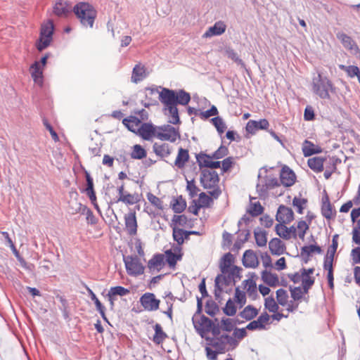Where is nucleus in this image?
Masks as SVG:
<instances>
[{"label": "nucleus", "instance_id": "nucleus-2", "mask_svg": "<svg viewBox=\"0 0 360 360\" xmlns=\"http://www.w3.org/2000/svg\"><path fill=\"white\" fill-rule=\"evenodd\" d=\"M193 323L198 333L205 340L208 338L207 333L217 334L219 332V323L213 322L205 316L195 315L193 319Z\"/></svg>", "mask_w": 360, "mask_h": 360}, {"label": "nucleus", "instance_id": "nucleus-51", "mask_svg": "<svg viewBox=\"0 0 360 360\" xmlns=\"http://www.w3.org/2000/svg\"><path fill=\"white\" fill-rule=\"evenodd\" d=\"M321 212L327 219H330L333 216L332 206L327 198L325 201H323Z\"/></svg>", "mask_w": 360, "mask_h": 360}, {"label": "nucleus", "instance_id": "nucleus-32", "mask_svg": "<svg viewBox=\"0 0 360 360\" xmlns=\"http://www.w3.org/2000/svg\"><path fill=\"white\" fill-rule=\"evenodd\" d=\"M302 149L305 157L321 152V149L319 146L314 145L307 140L304 141Z\"/></svg>", "mask_w": 360, "mask_h": 360}, {"label": "nucleus", "instance_id": "nucleus-45", "mask_svg": "<svg viewBox=\"0 0 360 360\" xmlns=\"http://www.w3.org/2000/svg\"><path fill=\"white\" fill-rule=\"evenodd\" d=\"M176 104L186 105L189 103L191 100L190 94L184 90H179L178 92H176Z\"/></svg>", "mask_w": 360, "mask_h": 360}, {"label": "nucleus", "instance_id": "nucleus-4", "mask_svg": "<svg viewBox=\"0 0 360 360\" xmlns=\"http://www.w3.org/2000/svg\"><path fill=\"white\" fill-rule=\"evenodd\" d=\"M73 11L84 26L93 27L96 12L91 5L87 3H79L74 6Z\"/></svg>", "mask_w": 360, "mask_h": 360}, {"label": "nucleus", "instance_id": "nucleus-29", "mask_svg": "<svg viewBox=\"0 0 360 360\" xmlns=\"http://www.w3.org/2000/svg\"><path fill=\"white\" fill-rule=\"evenodd\" d=\"M233 255L229 252L224 255L220 262L221 273L225 274L229 273V270L234 266H233Z\"/></svg>", "mask_w": 360, "mask_h": 360}, {"label": "nucleus", "instance_id": "nucleus-43", "mask_svg": "<svg viewBox=\"0 0 360 360\" xmlns=\"http://www.w3.org/2000/svg\"><path fill=\"white\" fill-rule=\"evenodd\" d=\"M165 110L168 111L169 122L173 124H178L179 122V117L176 105L170 106L165 108Z\"/></svg>", "mask_w": 360, "mask_h": 360}, {"label": "nucleus", "instance_id": "nucleus-20", "mask_svg": "<svg viewBox=\"0 0 360 360\" xmlns=\"http://www.w3.org/2000/svg\"><path fill=\"white\" fill-rule=\"evenodd\" d=\"M43 70L38 61L33 63L30 69L34 82L40 86L42 85L43 83Z\"/></svg>", "mask_w": 360, "mask_h": 360}, {"label": "nucleus", "instance_id": "nucleus-55", "mask_svg": "<svg viewBox=\"0 0 360 360\" xmlns=\"http://www.w3.org/2000/svg\"><path fill=\"white\" fill-rule=\"evenodd\" d=\"M265 307L270 311L276 313L278 310V305L273 297L265 299Z\"/></svg>", "mask_w": 360, "mask_h": 360}, {"label": "nucleus", "instance_id": "nucleus-35", "mask_svg": "<svg viewBox=\"0 0 360 360\" xmlns=\"http://www.w3.org/2000/svg\"><path fill=\"white\" fill-rule=\"evenodd\" d=\"M269 320V316L267 314H262L257 320L253 321L249 323V330L264 328Z\"/></svg>", "mask_w": 360, "mask_h": 360}, {"label": "nucleus", "instance_id": "nucleus-50", "mask_svg": "<svg viewBox=\"0 0 360 360\" xmlns=\"http://www.w3.org/2000/svg\"><path fill=\"white\" fill-rule=\"evenodd\" d=\"M340 69L344 70L347 72L348 77H354L359 74V69L357 66L355 65H349L346 66L345 65H340Z\"/></svg>", "mask_w": 360, "mask_h": 360}, {"label": "nucleus", "instance_id": "nucleus-40", "mask_svg": "<svg viewBox=\"0 0 360 360\" xmlns=\"http://www.w3.org/2000/svg\"><path fill=\"white\" fill-rule=\"evenodd\" d=\"M215 323H219L221 333V330L231 331L232 330L234 329L235 327V322L232 319L230 318H224L220 321L217 319H216Z\"/></svg>", "mask_w": 360, "mask_h": 360}, {"label": "nucleus", "instance_id": "nucleus-53", "mask_svg": "<svg viewBox=\"0 0 360 360\" xmlns=\"http://www.w3.org/2000/svg\"><path fill=\"white\" fill-rule=\"evenodd\" d=\"M307 200L304 198L295 197L292 200V205L297 208V211L300 214L303 213V210L305 208Z\"/></svg>", "mask_w": 360, "mask_h": 360}, {"label": "nucleus", "instance_id": "nucleus-15", "mask_svg": "<svg viewBox=\"0 0 360 360\" xmlns=\"http://www.w3.org/2000/svg\"><path fill=\"white\" fill-rule=\"evenodd\" d=\"M281 183L286 187L292 186L296 180L294 172L287 166H284L280 173Z\"/></svg>", "mask_w": 360, "mask_h": 360}, {"label": "nucleus", "instance_id": "nucleus-39", "mask_svg": "<svg viewBox=\"0 0 360 360\" xmlns=\"http://www.w3.org/2000/svg\"><path fill=\"white\" fill-rule=\"evenodd\" d=\"M262 278L265 283L271 287H276L279 283L278 276L271 272L264 271Z\"/></svg>", "mask_w": 360, "mask_h": 360}, {"label": "nucleus", "instance_id": "nucleus-26", "mask_svg": "<svg viewBox=\"0 0 360 360\" xmlns=\"http://www.w3.org/2000/svg\"><path fill=\"white\" fill-rule=\"evenodd\" d=\"M86 193L89 196L91 202L94 205L95 207L98 210V206L96 204V196L94 190V182L89 173L86 172Z\"/></svg>", "mask_w": 360, "mask_h": 360}, {"label": "nucleus", "instance_id": "nucleus-11", "mask_svg": "<svg viewBox=\"0 0 360 360\" xmlns=\"http://www.w3.org/2000/svg\"><path fill=\"white\" fill-rule=\"evenodd\" d=\"M143 307L149 311H156L159 308L160 300L155 298L153 293L146 292L140 298Z\"/></svg>", "mask_w": 360, "mask_h": 360}, {"label": "nucleus", "instance_id": "nucleus-36", "mask_svg": "<svg viewBox=\"0 0 360 360\" xmlns=\"http://www.w3.org/2000/svg\"><path fill=\"white\" fill-rule=\"evenodd\" d=\"M254 235H255V239L256 244L259 247L266 246V243H267V238H266L267 233L266 231H264L260 228H257L254 231Z\"/></svg>", "mask_w": 360, "mask_h": 360}, {"label": "nucleus", "instance_id": "nucleus-52", "mask_svg": "<svg viewBox=\"0 0 360 360\" xmlns=\"http://www.w3.org/2000/svg\"><path fill=\"white\" fill-rule=\"evenodd\" d=\"M309 229V224L305 221H299L297 225V231L298 237L303 240L307 231Z\"/></svg>", "mask_w": 360, "mask_h": 360}, {"label": "nucleus", "instance_id": "nucleus-18", "mask_svg": "<svg viewBox=\"0 0 360 360\" xmlns=\"http://www.w3.org/2000/svg\"><path fill=\"white\" fill-rule=\"evenodd\" d=\"M238 225L239 227L238 232L243 236V239H239L235 242L233 248L236 250H239L242 245L248 240V231L245 229L248 225V218L245 214L238 221Z\"/></svg>", "mask_w": 360, "mask_h": 360}, {"label": "nucleus", "instance_id": "nucleus-46", "mask_svg": "<svg viewBox=\"0 0 360 360\" xmlns=\"http://www.w3.org/2000/svg\"><path fill=\"white\" fill-rule=\"evenodd\" d=\"M285 224H286L279 223L275 226V231L281 238L288 240L290 239V233Z\"/></svg>", "mask_w": 360, "mask_h": 360}, {"label": "nucleus", "instance_id": "nucleus-16", "mask_svg": "<svg viewBox=\"0 0 360 360\" xmlns=\"http://www.w3.org/2000/svg\"><path fill=\"white\" fill-rule=\"evenodd\" d=\"M337 37L341 41L343 46L350 51L352 54H356L359 52V49L355 41L346 34L338 32Z\"/></svg>", "mask_w": 360, "mask_h": 360}, {"label": "nucleus", "instance_id": "nucleus-23", "mask_svg": "<svg viewBox=\"0 0 360 360\" xmlns=\"http://www.w3.org/2000/svg\"><path fill=\"white\" fill-rule=\"evenodd\" d=\"M269 248L271 254L275 255H281L285 251V244L278 238H274L269 241Z\"/></svg>", "mask_w": 360, "mask_h": 360}, {"label": "nucleus", "instance_id": "nucleus-62", "mask_svg": "<svg viewBox=\"0 0 360 360\" xmlns=\"http://www.w3.org/2000/svg\"><path fill=\"white\" fill-rule=\"evenodd\" d=\"M224 313L228 316H232L236 312V309L234 302L230 299L227 301L226 306L224 309Z\"/></svg>", "mask_w": 360, "mask_h": 360}, {"label": "nucleus", "instance_id": "nucleus-49", "mask_svg": "<svg viewBox=\"0 0 360 360\" xmlns=\"http://www.w3.org/2000/svg\"><path fill=\"white\" fill-rule=\"evenodd\" d=\"M129 292V290L122 286L112 287L110 289L108 292V296L114 295L115 296H124Z\"/></svg>", "mask_w": 360, "mask_h": 360}, {"label": "nucleus", "instance_id": "nucleus-22", "mask_svg": "<svg viewBox=\"0 0 360 360\" xmlns=\"http://www.w3.org/2000/svg\"><path fill=\"white\" fill-rule=\"evenodd\" d=\"M72 11V6L66 1L58 0L53 6V13L58 16H66Z\"/></svg>", "mask_w": 360, "mask_h": 360}, {"label": "nucleus", "instance_id": "nucleus-1", "mask_svg": "<svg viewBox=\"0 0 360 360\" xmlns=\"http://www.w3.org/2000/svg\"><path fill=\"white\" fill-rule=\"evenodd\" d=\"M212 337L206 338L205 350L207 357L210 360H217L218 354H223L236 347L238 344L236 340L232 336L220 332L217 334H212Z\"/></svg>", "mask_w": 360, "mask_h": 360}, {"label": "nucleus", "instance_id": "nucleus-31", "mask_svg": "<svg viewBox=\"0 0 360 360\" xmlns=\"http://www.w3.org/2000/svg\"><path fill=\"white\" fill-rule=\"evenodd\" d=\"M122 123L127 127L129 131L135 133L138 132L139 127L142 124L140 120L134 116L124 119Z\"/></svg>", "mask_w": 360, "mask_h": 360}, {"label": "nucleus", "instance_id": "nucleus-54", "mask_svg": "<svg viewBox=\"0 0 360 360\" xmlns=\"http://www.w3.org/2000/svg\"><path fill=\"white\" fill-rule=\"evenodd\" d=\"M181 255L174 254L172 251L166 252V261L171 267H174Z\"/></svg>", "mask_w": 360, "mask_h": 360}, {"label": "nucleus", "instance_id": "nucleus-8", "mask_svg": "<svg viewBox=\"0 0 360 360\" xmlns=\"http://www.w3.org/2000/svg\"><path fill=\"white\" fill-rule=\"evenodd\" d=\"M235 283L233 276H231L230 274L221 273V274L218 275L215 278L214 295L216 299L219 300L221 293L222 292H227L228 287L232 286Z\"/></svg>", "mask_w": 360, "mask_h": 360}, {"label": "nucleus", "instance_id": "nucleus-42", "mask_svg": "<svg viewBox=\"0 0 360 360\" xmlns=\"http://www.w3.org/2000/svg\"><path fill=\"white\" fill-rule=\"evenodd\" d=\"M173 238L179 245H181L184 243V239H187L188 238V231H184L183 229L174 228Z\"/></svg>", "mask_w": 360, "mask_h": 360}, {"label": "nucleus", "instance_id": "nucleus-25", "mask_svg": "<svg viewBox=\"0 0 360 360\" xmlns=\"http://www.w3.org/2000/svg\"><path fill=\"white\" fill-rule=\"evenodd\" d=\"M148 75L145 67L138 64L133 69L131 80L136 84L145 79Z\"/></svg>", "mask_w": 360, "mask_h": 360}, {"label": "nucleus", "instance_id": "nucleus-38", "mask_svg": "<svg viewBox=\"0 0 360 360\" xmlns=\"http://www.w3.org/2000/svg\"><path fill=\"white\" fill-rule=\"evenodd\" d=\"M70 210L71 214H75L79 212L84 214L86 212L87 214H91V212L85 205L78 202L76 200H72L70 202Z\"/></svg>", "mask_w": 360, "mask_h": 360}, {"label": "nucleus", "instance_id": "nucleus-34", "mask_svg": "<svg viewBox=\"0 0 360 360\" xmlns=\"http://www.w3.org/2000/svg\"><path fill=\"white\" fill-rule=\"evenodd\" d=\"M153 148L154 153L161 158H166L171 153L170 147L167 143L158 144L155 143Z\"/></svg>", "mask_w": 360, "mask_h": 360}, {"label": "nucleus", "instance_id": "nucleus-44", "mask_svg": "<svg viewBox=\"0 0 360 360\" xmlns=\"http://www.w3.org/2000/svg\"><path fill=\"white\" fill-rule=\"evenodd\" d=\"M264 211V208L258 201L253 202L251 199L249 203V214L252 216H258Z\"/></svg>", "mask_w": 360, "mask_h": 360}, {"label": "nucleus", "instance_id": "nucleus-10", "mask_svg": "<svg viewBox=\"0 0 360 360\" xmlns=\"http://www.w3.org/2000/svg\"><path fill=\"white\" fill-rule=\"evenodd\" d=\"M155 137L162 141L174 142L180 135L177 129L167 124L158 128Z\"/></svg>", "mask_w": 360, "mask_h": 360}, {"label": "nucleus", "instance_id": "nucleus-28", "mask_svg": "<svg viewBox=\"0 0 360 360\" xmlns=\"http://www.w3.org/2000/svg\"><path fill=\"white\" fill-rule=\"evenodd\" d=\"M164 266V256L156 255L153 257L148 263V267L150 271H160Z\"/></svg>", "mask_w": 360, "mask_h": 360}, {"label": "nucleus", "instance_id": "nucleus-9", "mask_svg": "<svg viewBox=\"0 0 360 360\" xmlns=\"http://www.w3.org/2000/svg\"><path fill=\"white\" fill-rule=\"evenodd\" d=\"M123 261L129 275L136 276L143 274L144 266L137 256H124Z\"/></svg>", "mask_w": 360, "mask_h": 360}, {"label": "nucleus", "instance_id": "nucleus-17", "mask_svg": "<svg viewBox=\"0 0 360 360\" xmlns=\"http://www.w3.org/2000/svg\"><path fill=\"white\" fill-rule=\"evenodd\" d=\"M160 100L167 108L176 105V92L174 90L163 89L160 93Z\"/></svg>", "mask_w": 360, "mask_h": 360}, {"label": "nucleus", "instance_id": "nucleus-56", "mask_svg": "<svg viewBox=\"0 0 360 360\" xmlns=\"http://www.w3.org/2000/svg\"><path fill=\"white\" fill-rule=\"evenodd\" d=\"M193 101L198 103L199 109L200 110L201 108H205L210 105V101L206 98L200 97L198 95H193Z\"/></svg>", "mask_w": 360, "mask_h": 360}, {"label": "nucleus", "instance_id": "nucleus-14", "mask_svg": "<svg viewBox=\"0 0 360 360\" xmlns=\"http://www.w3.org/2000/svg\"><path fill=\"white\" fill-rule=\"evenodd\" d=\"M214 158L210 155L200 153L196 156L197 162L200 166V167H206L210 169H216L220 167L221 162L219 161H213L212 159Z\"/></svg>", "mask_w": 360, "mask_h": 360}, {"label": "nucleus", "instance_id": "nucleus-61", "mask_svg": "<svg viewBox=\"0 0 360 360\" xmlns=\"http://www.w3.org/2000/svg\"><path fill=\"white\" fill-rule=\"evenodd\" d=\"M186 189L188 191L189 195L192 198L197 195L198 192L199 191L198 188L195 184L194 180H187Z\"/></svg>", "mask_w": 360, "mask_h": 360}, {"label": "nucleus", "instance_id": "nucleus-64", "mask_svg": "<svg viewBox=\"0 0 360 360\" xmlns=\"http://www.w3.org/2000/svg\"><path fill=\"white\" fill-rule=\"evenodd\" d=\"M357 227L352 231V240L358 245H360V219L357 221Z\"/></svg>", "mask_w": 360, "mask_h": 360}, {"label": "nucleus", "instance_id": "nucleus-41", "mask_svg": "<svg viewBox=\"0 0 360 360\" xmlns=\"http://www.w3.org/2000/svg\"><path fill=\"white\" fill-rule=\"evenodd\" d=\"M154 329L155 335L153 336V340L155 344L160 345L165 340L167 335L162 330V326L158 323L155 324Z\"/></svg>", "mask_w": 360, "mask_h": 360}, {"label": "nucleus", "instance_id": "nucleus-47", "mask_svg": "<svg viewBox=\"0 0 360 360\" xmlns=\"http://www.w3.org/2000/svg\"><path fill=\"white\" fill-rule=\"evenodd\" d=\"M146 156V151L140 146L135 145L133 147V150L131 153V157L133 159L141 160Z\"/></svg>", "mask_w": 360, "mask_h": 360}, {"label": "nucleus", "instance_id": "nucleus-24", "mask_svg": "<svg viewBox=\"0 0 360 360\" xmlns=\"http://www.w3.org/2000/svg\"><path fill=\"white\" fill-rule=\"evenodd\" d=\"M226 30V25L222 21L217 22L213 26L204 33L203 37L208 38L213 36L220 35Z\"/></svg>", "mask_w": 360, "mask_h": 360}, {"label": "nucleus", "instance_id": "nucleus-59", "mask_svg": "<svg viewBox=\"0 0 360 360\" xmlns=\"http://www.w3.org/2000/svg\"><path fill=\"white\" fill-rule=\"evenodd\" d=\"M212 202V199L205 193H201L199 195L198 205L199 207H208Z\"/></svg>", "mask_w": 360, "mask_h": 360}, {"label": "nucleus", "instance_id": "nucleus-27", "mask_svg": "<svg viewBox=\"0 0 360 360\" xmlns=\"http://www.w3.org/2000/svg\"><path fill=\"white\" fill-rule=\"evenodd\" d=\"M313 273V269H302V279L301 285L305 292H307L309 288L314 282V278L311 276Z\"/></svg>", "mask_w": 360, "mask_h": 360}, {"label": "nucleus", "instance_id": "nucleus-58", "mask_svg": "<svg viewBox=\"0 0 360 360\" xmlns=\"http://www.w3.org/2000/svg\"><path fill=\"white\" fill-rule=\"evenodd\" d=\"M219 311L217 305L213 301H207L205 305V312L210 315L214 316L217 311Z\"/></svg>", "mask_w": 360, "mask_h": 360}, {"label": "nucleus", "instance_id": "nucleus-19", "mask_svg": "<svg viewBox=\"0 0 360 360\" xmlns=\"http://www.w3.org/2000/svg\"><path fill=\"white\" fill-rule=\"evenodd\" d=\"M157 129L152 124L143 123L139 127L137 133L144 140H150L153 136H155Z\"/></svg>", "mask_w": 360, "mask_h": 360}, {"label": "nucleus", "instance_id": "nucleus-13", "mask_svg": "<svg viewBox=\"0 0 360 360\" xmlns=\"http://www.w3.org/2000/svg\"><path fill=\"white\" fill-rule=\"evenodd\" d=\"M276 219L279 223L289 224L294 219V213L290 208L285 205H280L277 210Z\"/></svg>", "mask_w": 360, "mask_h": 360}, {"label": "nucleus", "instance_id": "nucleus-3", "mask_svg": "<svg viewBox=\"0 0 360 360\" xmlns=\"http://www.w3.org/2000/svg\"><path fill=\"white\" fill-rule=\"evenodd\" d=\"M219 176L215 171L204 169L200 174V183L205 189H211L209 193L215 199L221 194V191L217 186Z\"/></svg>", "mask_w": 360, "mask_h": 360}, {"label": "nucleus", "instance_id": "nucleus-33", "mask_svg": "<svg viewBox=\"0 0 360 360\" xmlns=\"http://www.w3.org/2000/svg\"><path fill=\"white\" fill-rule=\"evenodd\" d=\"M325 158L321 157H314L308 160V166L316 172H321L323 169V162Z\"/></svg>", "mask_w": 360, "mask_h": 360}, {"label": "nucleus", "instance_id": "nucleus-57", "mask_svg": "<svg viewBox=\"0 0 360 360\" xmlns=\"http://www.w3.org/2000/svg\"><path fill=\"white\" fill-rule=\"evenodd\" d=\"M290 292L291 297L294 301L300 300L302 297L303 295L306 293L304 290H302L300 287H295L293 288H290Z\"/></svg>", "mask_w": 360, "mask_h": 360}, {"label": "nucleus", "instance_id": "nucleus-21", "mask_svg": "<svg viewBox=\"0 0 360 360\" xmlns=\"http://www.w3.org/2000/svg\"><path fill=\"white\" fill-rule=\"evenodd\" d=\"M125 226L129 235L134 236L137 231V222L135 212H130L124 216Z\"/></svg>", "mask_w": 360, "mask_h": 360}, {"label": "nucleus", "instance_id": "nucleus-5", "mask_svg": "<svg viewBox=\"0 0 360 360\" xmlns=\"http://www.w3.org/2000/svg\"><path fill=\"white\" fill-rule=\"evenodd\" d=\"M311 85L313 92L321 98H329V91L332 90L333 84L328 77L318 73V75L313 78Z\"/></svg>", "mask_w": 360, "mask_h": 360}, {"label": "nucleus", "instance_id": "nucleus-60", "mask_svg": "<svg viewBox=\"0 0 360 360\" xmlns=\"http://www.w3.org/2000/svg\"><path fill=\"white\" fill-rule=\"evenodd\" d=\"M218 114V110L216 108V106L212 105L210 110H207L206 111H200V117L202 119H207L212 116L217 115Z\"/></svg>", "mask_w": 360, "mask_h": 360}, {"label": "nucleus", "instance_id": "nucleus-63", "mask_svg": "<svg viewBox=\"0 0 360 360\" xmlns=\"http://www.w3.org/2000/svg\"><path fill=\"white\" fill-rule=\"evenodd\" d=\"M147 198L148 200V201L154 206H155L156 207L159 208V209H161L162 205V201L160 200V199L159 198H158L157 196H155V195L152 194V193H148L147 195Z\"/></svg>", "mask_w": 360, "mask_h": 360}, {"label": "nucleus", "instance_id": "nucleus-30", "mask_svg": "<svg viewBox=\"0 0 360 360\" xmlns=\"http://www.w3.org/2000/svg\"><path fill=\"white\" fill-rule=\"evenodd\" d=\"M269 124L266 119H262L259 121L249 120V134H255L259 129H266L268 128Z\"/></svg>", "mask_w": 360, "mask_h": 360}, {"label": "nucleus", "instance_id": "nucleus-12", "mask_svg": "<svg viewBox=\"0 0 360 360\" xmlns=\"http://www.w3.org/2000/svg\"><path fill=\"white\" fill-rule=\"evenodd\" d=\"M288 292L284 289H278L276 291V300L278 304L285 307L288 311H293L297 308V304L288 300Z\"/></svg>", "mask_w": 360, "mask_h": 360}, {"label": "nucleus", "instance_id": "nucleus-6", "mask_svg": "<svg viewBox=\"0 0 360 360\" xmlns=\"http://www.w3.org/2000/svg\"><path fill=\"white\" fill-rule=\"evenodd\" d=\"M271 169L272 167H263L259 170V182L257 184L258 192L264 193L266 190L272 189L280 185V182L276 178L266 175L268 171Z\"/></svg>", "mask_w": 360, "mask_h": 360}, {"label": "nucleus", "instance_id": "nucleus-7", "mask_svg": "<svg viewBox=\"0 0 360 360\" xmlns=\"http://www.w3.org/2000/svg\"><path fill=\"white\" fill-rule=\"evenodd\" d=\"M53 30L54 26L51 20H49L41 25L40 37L37 44V47L39 51H41L49 46L52 41Z\"/></svg>", "mask_w": 360, "mask_h": 360}, {"label": "nucleus", "instance_id": "nucleus-48", "mask_svg": "<svg viewBox=\"0 0 360 360\" xmlns=\"http://www.w3.org/2000/svg\"><path fill=\"white\" fill-rule=\"evenodd\" d=\"M211 122L216 127L219 134H222L225 131L226 126L222 118L220 117H215L211 120Z\"/></svg>", "mask_w": 360, "mask_h": 360}, {"label": "nucleus", "instance_id": "nucleus-37", "mask_svg": "<svg viewBox=\"0 0 360 360\" xmlns=\"http://www.w3.org/2000/svg\"><path fill=\"white\" fill-rule=\"evenodd\" d=\"M188 151L186 149L179 148L177 157L175 160L174 165L178 168H183L186 162L188 160Z\"/></svg>", "mask_w": 360, "mask_h": 360}]
</instances>
